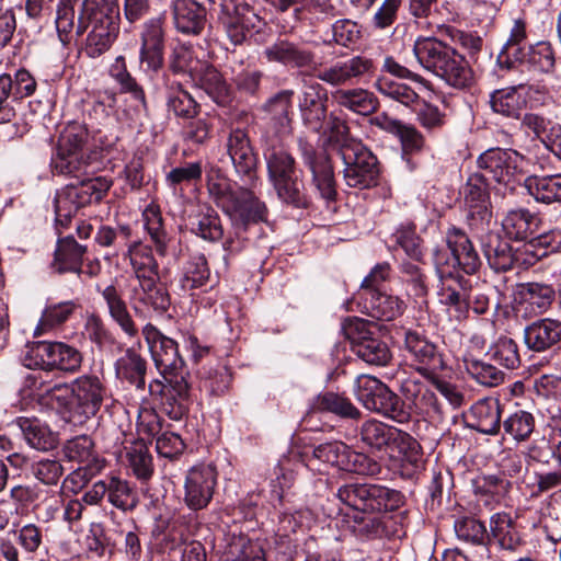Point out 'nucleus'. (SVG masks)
<instances>
[{"label": "nucleus", "instance_id": "26", "mask_svg": "<svg viewBox=\"0 0 561 561\" xmlns=\"http://www.w3.org/2000/svg\"><path fill=\"white\" fill-rule=\"evenodd\" d=\"M139 58L147 70L159 71L164 64V28L160 18L145 22L141 34Z\"/></svg>", "mask_w": 561, "mask_h": 561}, {"label": "nucleus", "instance_id": "59", "mask_svg": "<svg viewBox=\"0 0 561 561\" xmlns=\"http://www.w3.org/2000/svg\"><path fill=\"white\" fill-rule=\"evenodd\" d=\"M76 12L71 0H60L56 12V30L60 42L66 46L73 39L78 41L80 35L76 34Z\"/></svg>", "mask_w": 561, "mask_h": 561}, {"label": "nucleus", "instance_id": "23", "mask_svg": "<svg viewBox=\"0 0 561 561\" xmlns=\"http://www.w3.org/2000/svg\"><path fill=\"white\" fill-rule=\"evenodd\" d=\"M169 11L174 30L185 36H199L208 22V10L198 0H170Z\"/></svg>", "mask_w": 561, "mask_h": 561}, {"label": "nucleus", "instance_id": "49", "mask_svg": "<svg viewBox=\"0 0 561 561\" xmlns=\"http://www.w3.org/2000/svg\"><path fill=\"white\" fill-rule=\"evenodd\" d=\"M210 270L206 256L202 253L190 255L183 266L181 286L184 290L201 288L207 284Z\"/></svg>", "mask_w": 561, "mask_h": 561}, {"label": "nucleus", "instance_id": "43", "mask_svg": "<svg viewBox=\"0 0 561 561\" xmlns=\"http://www.w3.org/2000/svg\"><path fill=\"white\" fill-rule=\"evenodd\" d=\"M490 529V539L492 538L500 549L513 552L522 546L519 533L507 513H495L492 515Z\"/></svg>", "mask_w": 561, "mask_h": 561}, {"label": "nucleus", "instance_id": "15", "mask_svg": "<svg viewBox=\"0 0 561 561\" xmlns=\"http://www.w3.org/2000/svg\"><path fill=\"white\" fill-rule=\"evenodd\" d=\"M376 70L377 66L371 58L357 55L321 69L317 78L331 87H343L366 81Z\"/></svg>", "mask_w": 561, "mask_h": 561}, {"label": "nucleus", "instance_id": "20", "mask_svg": "<svg viewBox=\"0 0 561 561\" xmlns=\"http://www.w3.org/2000/svg\"><path fill=\"white\" fill-rule=\"evenodd\" d=\"M268 62H276L291 69H308L316 65V54L307 44L288 37H278L263 51Z\"/></svg>", "mask_w": 561, "mask_h": 561}, {"label": "nucleus", "instance_id": "10", "mask_svg": "<svg viewBox=\"0 0 561 561\" xmlns=\"http://www.w3.org/2000/svg\"><path fill=\"white\" fill-rule=\"evenodd\" d=\"M297 146L301 162L311 174V185L327 203L335 202L337 191L331 157L305 137L298 138Z\"/></svg>", "mask_w": 561, "mask_h": 561}, {"label": "nucleus", "instance_id": "7", "mask_svg": "<svg viewBox=\"0 0 561 561\" xmlns=\"http://www.w3.org/2000/svg\"><path fill=\"white\" fill-rule=\"evenodd\" d=\"M336 496L357 511L386 514L398 510L404 503V495L400 491L371 483L344 484L339 488Z\"/></svg>", "mask_w": 561, "mask_h": 561}, {"label": "nucleus", "instance_id": "18", "mask_svg": "<svg viewBox=\"0 0 561 561\" xmlns=\"http://www.w3.org/2000/svg\"><path fill=\"white\" fill-rule=\"evenodd\" d=\"M225 214L229 217L237 236H239L253 225L266 222L268 208L252 190L239 187V193Z\"/></svg>", "mask_w": 561, "mask_h": 561}, {"label": "nucleus", "instance_id": "3", "mask_svg": "<svg viewBox=\"0 0 561 561\" xmlns=\"http://www.w3.org/2000/svg\"><path fill=\"white\" fill-rule=\"evenodd\" d=\"M268 179L277 197L296 208H307L310 199L306 194L301 171L296 159L279 140L268 139L264 147Z\"/></svg>", "mask_w": 561, "mask_h": 561}, {"label": "nucleus", "instance_id": "31", "mask_svg": "<svg viewBox=\"0 0 561 561\" xmlns=\"http://www.w3.org/2000/svg\"><path fill=\"white\" fill-rule=\"evenodd\" d=\"M481 248L489 266L495 272H507L515 266L517 254L499 232L489 231L482 236Z\"/></svg>", "mask_w": 561, "mask_h": 561}, {"label": "nucleus", "instance_id": "55", "mask_svg": "<svg viewBox=\"0 0 561 561\" xmlns=\"http://www.w3.org/2000/svg\"><path fill=\"white\" fill-rule=\"evenodd\" d=\"M107 499L116 508L129 512L136 508L139 503L137 491L127 480L118 477H111L107 481Z\"/></svg>", "mask_w": 561, "mask_h": 561}, {"label": "nucleus", "instance_id": "57", "mask_svg": "<svg viewBox=\"0 0 561 561\" xmlns=\"http://www.w3.org/2000/svg\"><path fill=\"white\" fill-rule=\"evenodd\" d=\"M139 301L151 307L158 313H164L170 305L171 298L168 289L160 283V278H151L139 283Z\"/></svg>", "mask_w": 561, "mask_h": 561}, {"label": "nucleus", "instance_id": "44", "mask_svg": "<svg viewBox=\"0 0 561 561\" xmlns=\"http://www.w3.org/2000/svg\"><path fill=\"white\" fill-rule=\"evenodd\" d=\"M293 95V90H283L271 98L265 104V111L270 114L274 127L283 136L290 135L293 131L291 117L289 115Z\"/></svg>", "mask_w": 561, "mask_h": 561}, {"label": "nucleus", "instance_id": "58", "mask_svg": "<svg viewBox=\"0 0 561 561\" xmlns=\"http://www.w3.org/2000/svg\"><path fill=\"white\" fill-rule=\"evenodd\" d=\"M433 262L435 270L443 282V287L446 285H455L458 277H465L460 273L459 261L453 251L446 248L437 247L433 251Z\"/></svg>", "mask_w": 561, "mask_h": 561}, {"label": "nucleus", "instance_id": "41", "mask_svg": "<svg viewBox=\"0 0 561 561\" xmlns=\"http://www.w3.org/2000/svg\"><path fill=\"white\" fill-rule=\"evenodd\" d=\"M364 307L367 313L377 320L392 321L402 314L404 302L396 296L387 295L380 290H370L364 296Z\"/></svg>", "mask_w": 561, "mask_h": 561}, {"label": "nucleus", "instance_id": "46", "mask_svg": "<svg viewBox=\"0 0 561 561\" xmlns=\"http://www.w3.org/2000/svg\"><path fill=\"white\" fill-rule=\"evenodd\" d=\"M520 304L530 307L535 314L542 313L552 305L556 290L551 285L529 282L520 285Z\"/></svg>", "mask_w": 561, "mask_h": 561}, {"label": "nucleus", "instance_id": "21", "mask_svg": "<svg viewBox=\"0 0 561 561\" xmlns=\"http://www.w3.org/2000/svg\"><path fill=\"white\" fill-rule=\"evenodd\" d=\"M404 348L414 363L415 370L424 378H433L434 373L446 368L437 346L417 332H405Z\"/></svg>", "mask_w": 561, "mask_h": 561}, {"label": "nucleus", "instance_id": "63", "mask_svg": "<svg viewBox=\"0 0 561 561\" xmlns=\"http://www.w3.org/2000/svg\"><path fill=\"white\" fill-rule=\"evenodd\" d=\"M455 533L458 539L473 543L485 545L490 541V536L485 525L472 517H465L455 522Z\"/></svg>", "mask_w": 561, "mask_h": 561}, {"label": "nucleus", "instance_id": "8", "mask_svg": "<svg viewBox=\"0 0 561 561\" xmlns=\"http://www.w3.org/2000/svg\"><path fill=\"white\" fill-rule=\"evenodd\" d=\"M23 364L31 369L51 371L55 369L75 373L82 363L78 348L64 342L38 341L28 344Z\"/></svg>", "mask_w": 561, "mask_h": 561}, {"label": "nucleus", "instance_id": "25", "mask_svg": "<svg viewBox=\"0 0 561 561\" xmlns=\"http://www.w3.org/2000/svg\"><path fill=\"white\" fill-rule=\"evenodd\" d=\"M308 510L290 511L284 508L278 516L274 530V543L285 559H290L296 551L298 535L304 534L309 519Z\"/></svg>", "mask_w": 561, "mask_h": 561}, {"label": "nucleus", "instance_id": "34", "mask_svg": "<svg viewBox=\"0 0 561 561\" xmlns=\"http://www.w3.org/2000/svg\"><path fill=\"white\" fill-rule=\"evenodd\" d=\"M524 340L535 352L549 350L561 340V322L549 318L537 320L525 328Z\"/></svg>", "mask_w": 561, "mask_h": 561}, {"label": "nucleus", "instance_id": "39", "mask_svg": "<svg viewBox=\"0 0 561 561\" xmlns=\"http://www.w3.org/2000/svg\"><path fill=\"white\" fill-rule=\"evenodd\" d=\"M127 256L138 284L151 278H160L159 264L149 245L134 241L128 245Z\"/></svg>", "mask_w": 561, "mask_h": 561}, {"label": "nucleus", "instance_id": "50", "mask_svg": "<svg viewBox=\"0 0 561 561\" xmlns=\"http://www.w3.org/2000/svg\"><path fill=\"white\" fill-rule=\"evenodd\" d=\"M327 121L328 127H323L321 133L328 134V144L336 150L339 156L343 154L344 150H351L353 147H356V145L363 144L351 136L350 127L341 117L330 113Z\"/></svg>", "mask_w": 561, "mask_h": 561}, {"label": "nucleus", "instance_id": "5", "mask_svg": "<svg viewBox=\"0 0 561 561\" xmlns=\"http://www.w3.org/2000/svg\"><path fill=\"white\" fill-rule=\"evenodd\" d=\"M65 175L73 182L58 191L54 199L56 225L64 228L68 227L80 208L100 203L113 184L106 176H95L94 173Z\"/></svg>", "mask_w": 561, "mask_h": 561}, {"label": "nucleus", "instance_id": "32", "mask_svg": "<svg viewBox=\"0 0 561 561\" xmlns=\"http://www.w3.org/2000/svg\"><path fill=\"white\" fill-rule=\"evenodd\" d=\"M85 253L87 247L78 243L72 236L60 238L57 241L50 268L57 274L75 273L81 276Z\"/></svg>", "mask_w": 561, "mask_h": 561}, {"label": "nucleus", "instance_id": "24", "mask_svg": "<svg viewBox=\"0 0 561 561\" xmlns=\"http://www.w3.org/2000/svg\"><path fill=\"white\" fill-rule=\"evenodd\" d=\"M465 204L468 207L469 225L483 226L488 224L492 217L490 205V181L479 171L472 173L463 186Z\"/></svg>", "mask_w": 561, "mask_h": 561}, {"label": "nucleus", "instance_id": "42", "mask_svg": "<svg viewBox=\"0 0 561 561\" xmlns=\"http://www.w3.org/2000/svg\"><path fill=\"white\" fill-rule=\"evenodd\" d=\"M524 184L536 202L543 204L561 202V174L529 175Z\"/></svg>", "mask_w": 561, "mask_h": 561}, {"label": "nucleus", "instance_id": "53", "mask_svg": "<svg viewBox=\"0 0 561 561\" xmlns=\"http://www.w3.org/2000/svg\"><path fill=\"white\" fill-rule=\"evenodd\" d=\"M466 373L480 386L493 388L504 382L505 374L494 365L474 357H465Z\"/></svg>", "mask_w": 561, "mask_h": 561}, {"label": "nucleus", "instance_id": "35", "mask_svg": "<svg viewBox=\"0 0 561 561\" xmlns=\"http://www.w3.org/2000/svg\"><path fill=\"white\" fill-rule=\"evenodd\" d=\"M192 80L203 89L217 104L228 100V85L220 72L210 64L196 61V69H192Z\"/></svg>", "mask_w": 561, "mask_h": 561}, {"label": "nucleus", "instance_id": "29", "mask_svg": "<svg viewBox=\"0 0 561 561\" xmlns=\"http://www.w3.org/2000/svg\"><path fill=\"white\" fill-rule=\"evenodd\" d=\"M76 408L73 416L94 417L101 408L104 388L96 376L84 375L73 383Z\"/></svg>", "mask_w": 561, "mask_h": 561}, {"label": "nucleus", "instance_id": "19", "mask_svg": "<svg viewBox=\"0 0 561 561\" xmlns=\"http://www.w3.org/2000/svg\"><path fill=\"white\" fill-rule=\"evenodd\" d=\"M215 466L201 463L192 467L185 477L184 502L188 508L199 511L210 503L217 485Z\"/></svg>", "mask_w": 561, "mask_h": 561}, {"label": "nucleus", "instance_id": "9", "mask_svg": "<svg viewBox=\"0 0 561 561\" xmlns=\"http://www.w3.org/2000/svg\"><path fill=\"white\" fill-rule=\"evenodd\" d=\"M342 331L351 345V351L369 365L386 366L391 359V352L386 342L373 331L371 324L360 318H347Z\"/></svg>", "mask_w": 561, "mask_h": 561}, {"label": "nucleus", "instance_id": "36", "mask_svg": "<svg viewBox=\"0 0 561 561\" xmlns=\"http://www.w3.org/2000/svg\"><path fill=\"white\" fill-rule=\"evenodd\" d=\"M540 218L528 209L510 210L502 221L504 232L511 239L524 241L539 232Z\"/></svg>", "mask_w": 561, "mask_h": 561}, {"label": "nucleus", "instance_id": "45", "mask_svg": "<svg viewBox=\"0 0 561 561\" xmlns=\"http://www.w3.org/2000/svg\"><path fill=\"white\" fill-rule=\"evenodd\" d=\"M167 106L176 117L185 119L194 118L201 111V105L180 82L168 84Z\"/></svg>", "mask_w": 561, "mask_h": 561}, {"label": "nucleus", "instance_id": "40", "mask_svg": "<svg viewBox=\"0 0 561 561\" xmlns=\"http://www.w3.org/2000/svg\"><path fill=\"white\" fill-rule=\"evenodd\" d=\"M332 99L339 106L359 115H369L374 113L379 105L373 92L360 88H340L332 92Z\"/></svg>", "mask_w": 561, "mask_h": 561}, {"label": "nucleus", "instance_id": "22", "mask_svg": "<svg viewBox=\"0 0 561 561\" xmlns=\"http://www.w3.org/2000/svg\"><path fill=\"white\" fill-rule=\"evenodd\" d=\"M161 423H136L137 439L130 440V446L126 447V457L128 468L133 474L140 481H148L154 472L152 455L149 451L148 443L154 435V426Z\"/></svg>", "mask_w": 561, "mask_h": 561}, {"label": "nucleus", "instance_id": "56", "mask_svg": "<svg viewBox=\"0 0 561 561\" xmlns=\"http://www.w3.org/2000/svg\"><path fill=\"white\" fill-rule=\"evenodd\" d=\"M78 307V304L73 300L48 305L42 313L34 335H42L48 330L65 323Z\"/></svg>", "mask_w": 561, "mask_h": 561}, {"label": "nucleus", "instance_id": "51", "mask_svg": "<svg viewBox=\"0 0 561 561\" xmlns=\"http://www.w3.org/2000/svg\"><path fill=\"white\" fill-rule=\"evenodd\" d=\"M191 231L204 240L215 242L224 237L221 219L217 211L211 207L197 213L191 221Z\"/></svg>", "mask_w": 561, "mask_h": 561}, {"label": "nucleus", "instance_id": "6", "mask_svg": "<svg viewBox=\"0 0 561 561\" xmlns=\"http://www.w3.org/2000/svg\"><path fill=\"white\" fill-rule=\"evenodd\" d=\"M89 133L84 125L72 122L61 131L51 159L53 171L56 174L87 175L94 173L90 156L84 151Z\"/></svg>", "mask_w": 561, "mask_h": 561}, {"label": "nucleus", "instance_id": "13", "mask_svg": "<svg viewBox=\"0 0 561 561\" xmlns=\"http://www.w3.org/2000/svg\"><path fill=\"white\" fill-rule=\"evenodd\" d=\"M360 435L362 439L371 447L377 449L386 447L391 453L398 451L411 463H415L419 459V443L408 433L387 423H363Z\"/></svg>", "mask_w": 561, "mask_h": 561}, {"label": "nucleus", "instance_id": "1", "mask_svg": "<svg viewBox=\"0 0 561 561\" xmlns=\"http://www.w3.org/2000/svg\"><path fill=\"white\" fill-rule=\"evenodd\" d=\"M413 54L425 70L455 89L462 90L474 82V72L466 57L436 37H419Z\"/></svg>", "mask_w": 561, "mask_h": 561}, {"label": "nucleus", "instance_id": "37", "mask_svg": "<svg viewBox=\"0 0 561 561\" xmlns=\"http://www.w3.org/2000/svg\"><path fill=\"white\" fill-rule=\"evenodd\" d=\"M102 298L106 302L110 317L119 327V329L129 337L138 336V328L133 320L126 301L122 293L114 285L106 286L101 291Z\"/></svg>", "mask_w": 561, "mask_h": 561}, {"label": "nucleus", "instance_id": "27", "mask_svg": "<svg viewBox=\"0 0 561 561\" xmlns=\"http://www.w3.org/2000/svg\"><path fill=\"white\" fill-rule=\"evenodd\" d=\"M226 148L236 172L241 176L253 179L256 172L257 157L248 131L240 127H232L227 137Z\"/></svg>", "mask_w": 561, "mask_h": 561}, {"label": "nucleus", "instance_id": "60", "mask_svg": "<svg viewBox=\"0 0 561 561\" xmlns=\"http://www.w3.org/2000/svg\"><path fill=\"white\" fill-rule=\"evenodd\" d=\"M374 85L377 91L386 98L392 99L409 107H412L420 98L409 85L387 77L378 78Z\"/></svg>", "mask_w": 561, "mask_h": 561}, {"label": "nucleus", "instance_id": "61", "mask_svg": "<svg viewBox=\"0 0 561 561\" xmlns=\"http://www.w3.org/2000/svg\"><path fill=\"white\" fill-rule=\"evenodd\" d=\"M489 355L491 359L507 369H515L520 365L517 343L511 337H500L490 347Z\"/></svg>", "mask_w": 561, "mask_h": 561}, {"label": "nucleus", "instance_id": "4", "mask_svg": "<svg viewBox=\"0 0 561 561\" xmlns=\"http://www.w3.org/2000/svg\"><path fill=\"white\" fill-rule=\"evenodd\" d=\"M142 334L149 345L154 365L162 377V380L156 379L149 383V392L160 394L163 388L169 386L179 396L185 394L188 390L187 371L184 360L179 354L176 342L163 335L151 323L144 327Z\"/></svg>", "mask_w": 561, "mask_h": 561}, {"label": "nucleus", "instance_id": "30", "mask_svg": "<svg viewBox=\"0 0 561 561\" xmlns=\"http://www.w3.org/2000/svg\"><path fill=\"white\" fill-rule=\"evenodd\" d=\"M330 413L341 419H359V410L344 394L325 391L321 392L308 402L306 416L314 417L319 414Z\"/></svg>", "mask_w": 561, "mask_h": 561}, {"label": "nucleus", "instance_id": "47", "mask_svg": "<svg viewBox=\"0 0 561 561\" xmlns=\"http://www.w3.org/2000/svg\"><path fill=\"white\" fill-rule=\"evenodd\" d=\"M27 444L39 451H48L59 444V433L47 423H19Z\"/></svg>", "mask_w": 561, "mask_h": 561}, {"label": "nucleus", "instance_id": "48", "mask_svg": "<svg viewBox=\"0 0 561 561\" xmlns=\"http://www.w3.org/2000/svg\"><path fill=\"white\" fill-rule=\"evenodd\" d=\"M145 228L149 233L159 255L165 256L171 237L165 230L161 211L157 205H149L142 213Z\"/></svg>", "mask_w": 561, "mask_h": 561}, {"label": "nucleus", "instance_id": "2", "mask_svg": "<svg viewBox=\"0 0 561 561\" xmlns=\"http://www.w3.org/2000/svg\"><path fill=\"white\" fill-rule=\"evenodd\" d=\"M76 34L87 33L84 53L96 58L107 51L119 33V10L115 0H84L78 15Z\"/></svg>", "mask_w": 561, "mask_h": 561}, {"label": "nucleus", "instance_id": "62", "mask_svg": "<svg viewBox=\"0 0 561 561\" xmlns=\"http://www.w3.org/2000/svg\"><path fill=\"white\" fill-rule=\"evenodd\" d=\"M341 462V470L357 474L377 476L381 471V467L376 460L363 453L352 450L347 446Z\"/></svg>", "mask_w": 561, "mask_h": 561}, {"label": "nucleus", "instance_id": "16", "mask_svg": "<svg viewBox=\"0 0 561 561\" xmlns=\"http://www.w3.org/2000/svg\"><path fill=\"white\" fill-rule=\"evenodd\" d=\"M491 288L472 284L468 277H458L455 285H446L442 288V297L445 305L457 310L471 309L477 314H485L491 307Z\"/></svg>", "mask_w": 561, "mask_h": 561}, {"label": "nucleus", "instance_id": "14", "mask_svg": "<svg viewBox=\"0 0 561 561\" xmlns=\"http://www.w3.org/2000/svg\"><path fill=\"white\" fill-rule=\"evenodd\" d=\"M524 157L513 149L490 148L477 159L478 171L489 181L511 184L522 174Z\"/></svg>", "mask_w": 561, "mask_h": 561}, {"label": "nucleus", "instance_id": "33", "mask_svg": "<svg viewBox=\"0 0 561 561\" xmlns=\"http://www.w3.org/2000/svg\"><path fill=\"white\" fill-rule=\"evenodd\" d=\"M445 241L459 261L460 271L466 274H473L479 270L481 266L480 256L462 229L456 226L449 227L445 233Z\"/></svg>", "mask_w": 561, "mask_h": 561}, {"label": "nucleus", "instance_id": "17", "mask_svg": "<svg viewBox=\"0 0 561 561\" xmlns=\"http://www.w3.org/2000/svg\"><path fill=\"white\" fill-rule=\"evenodd\" d=\"M329 95L319 82L304 83L298 96L297 105L302 125L310 131L320 134L328 118Z\"/></svg>", "mask_w": 561, "mask_h": 561}, {"label": "nucleus", "instance_id": "12", "mask_svg": "<svg viewBox=\"0 0 561 561\" xmlns=\"http://www.w3.org/2000/svg\"><path fill=\"white\" fill-rule=\"evenodd\" d=\"M340 157L344 164L343 179L347 186L366 190L378 184V159L364 144L344 150Z\"/></svg>", "mask_w": 561, "mask_h": 561}, {"label": "nucleus", "instance_id": "52", "mask_svg": "<svg viewBox=\"0 0 561 561\" xmlns=\"http://www.w3.org/2000/svg\"><path fill=\"white\" fill-rule=\"evenodd\" d=\"M206 187L209 198L224 213L229 209V206L239 193V187L233 188L230 181L220 174L219 171H211L206 175Z\"/></svg>", "mask_w": 561, "mask_h": 561}, {"label": "nucleus", "instance_id": "54", "mask_svg": "<svg viewBox=\"0 0 561 561\" xmlns=\"http://www.w3.org/2000/svg\"><path fill=\"white\" fill-rule=\"evenodd\" d=\"M525 84L519 83L517 87L495 90L490 96V105L494 113L510 118H519L523 101L517 93V88Z\"/></svg>", "mask_w": 561, "mask_h": 561}, {"label": "nucleus", "instance_id": "64", "mask_svg": "<svg viewBox=\"0 0 561 561\" xmlns=\"http://www.w3.org/2000/svg\"><path fill=\"white\" fill-rule=\"evenodd\" d=\"M18 546L27 554L34 556L43 546V528L34 523L25 524L12 531Z\"/></svg>", "mask_w": 561, "mask_h": 561}, {"label": "nucleus", "instance_id": "38", "mask_svg": "<svg viewBox=\"0 0 561 561\" xmlns=\"http://www.w3.org/2000/svg\"><path fill=\"white\" fill-rule=\"evenodd\" d=\"M147 363L134 348H127L115 362V375L137 390H145Z\"/></svg>", "mask_w": 561, "mask_h": 561}, {"label": "nucleus", "instance_id": "28", "mask_svg": "<svg viewBox=\"0 0 561 561\" xmlns=\"http://www.w3.org/2000/svg\"><path fill=\"white\" fill-rule=\"evenodd\" d=\"M398 523L386 513L360 511L354 515L352 531L363 541L390 538L398 534Z\"/></svg>", "mask_w": 561, "mask_h": 561}, {"label": "nucleus", "instance_id": "11", "mask_svg": "<svg viewBox=\"0 0 561 561\" xmlns=\"http://www.w3.org/2000/svg\"><path fill=\"white\" fill-rule=\"evenodd\" d=\"M356 396L366 409L388 419L404 421V402L379 379L366 375L357 377Z\"/></svg>", "mask_w": 561, "mask_h": 561}]
</instances>
